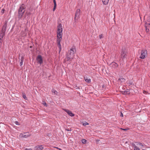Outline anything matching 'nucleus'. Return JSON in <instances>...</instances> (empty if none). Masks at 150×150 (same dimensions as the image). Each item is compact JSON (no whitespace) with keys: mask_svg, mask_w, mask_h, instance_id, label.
Here are the masks:
<instances>
[{"mask_svg":"<svg viewBox=\"0 0 150 150\" xmlns=\"http://www.w3.org/2000/svg\"><path fill=\"white\" fill-rule=\"evenodd\" d=\"M76 52V49L74 48H72L69 50L67 54L65 59L67 61H71L74 58V53Z\"/></svg>","mask_w":150,"mask_h":150,"instance_id":"f257e3e1","label":"nucleus"},{"mask_svg":"<svg viewBox=\"0 0 150 150\" xmlns=\"http://www.w3.org/2000/svg\"><path fill=\"white\" fill-rule=\"evenodd\" d=\"M25 7L24 4H22L20 6L18 13V18L19 20L22 18L25 11Z\"/></svg>","mask_w":150,"mask_h":150,"instance_id":"f03ea898","label":"nucleus"},{"mask_svg":"<svg viewBox=\"0 0 150 150\" xmlns=\"http://www.w3.org/2000/svg\"><path fill=\"white\" fill-rule=\"evenodd\" d=\"M127 52L125 49L124 50L122 49L121 53V59L122 60L126 57Z\"/></svg>","mask_w":150,"mask_h":150,"instance_id":"7ed1b4c3","label":"nucleus"},{"mask_svg":"<svg viewBox=\"0 0 150 150\" xmlns=\"http://www.w3.org/2000/svg\"><path fill=\"white\" fill-rule=\"evenodd\" d=\"M62 40V38H57V45L59 48V53L61 51V45L60 42Z\"/></svg>","mask_w":150,"mask_h":150,"instance_id":"20e7f679","label":"nucleus"},{"mask_svg":"<svg viewBox=\"0 0 150 150\" xmlns=\"http://www.w3.org/2000/svg\"><path fill=\"white\" fill-rule=\"evenodd\" d=\"M141 53V55L140 56V57L142 59H144L145 57V56L147 54V51L146 50H142V51Z\"/></svg>","mask_w":150,"mask_h":150,"instance_id":"39448f33","label":"nucleus"},{"mask_svg":"<svg viewBox=\"0 0 150 150\" xmlns=\"http://www.w3.org/2000/svg\"><path fill=\"white\" fill-rule=\"evenodd\" d=\"M36 60L37 62L40 64H42L43 62L42 57L41 55H38L37 56Z\"/></svg>","mask_w":150,"mask_h":150,"instance_id":"423d86ee","label":"nucleus"},{"mask_svg":"<svg viewBox=\"0 0 150 150\" xmlns=\"http://www.w3.org/2000/svg\"><path fill=\"white\" fill-rule=\"evenodd\" d=\"M110 67L113 69H116L118 67V65L115 62H113L110 64Z\"/></svg>","mask_w":150,"mask_h":150,"instance_id":"0eeeda50","label":"nucleus"},{"mask_svg":"<svg viewBox=\"0 0 150 150\" xmlns=\"http://www.w3.org/2000/svg\"><path fill=\"white\" fill-rule=\"evenodd\" d=\"M57 33H62V25L61 23L58 24L57 26Z\"/></svg>","mask_w":150,"mask_h":150,"instance_id":"6e6552de","label":"nucleus"},{"mask_svg":"<svg viewBox=\"0 0 150 150\" xmlns=\"http://www.w3.org/2000/svg\"><path fill=\"white\" fill-rule=\"evenodd\" d=\"M145 27L146 32H148L150 30V23H146L145 24Z\"/></svg>","mask_w":150,"mask_h":150,"instance_id":"1a4fd4ad","label":"nucleus"},{"mask_svg":"<svg viewBox=\"0 0 150 150\" xmlns=\"http://www.w3.org/2000/svg\"><path fill=\"white\" fill-rule=\"evenodd\" d=\"M80 10L79 9H78L77 10L76 14L75 15V19H76V18H78L80 14Z\"/></svg>","mask_w":150,"mask_h":150,"instance_id":"9d476101","label":"nucleus"},{"mask_svg":"<svg viewBox=\"0 0 150 150\" xmlns=\"http://www.w3.org/2000/svg\"><path fill=\"white\" fill-rule=\"evenodd\" d=\"M63 110L65 111L66 112H67L68 114L71 117L74 116V115L73 114L70 110H68L64 109Z\"/></svg>","mask_w":150,"mask_h":150,"instance_id":"9b49d317","label":"nucleus"},{"mask_svg":"<svg viewBox=\"0 0 150 150\" xmlns=\"http://www.w3.org/2000/svg\"><path fill=\"white\" fill-rule=\"evenodd\" d=\"M43 145L40 146H37L35 147V149L36 150H41L43 149Z\"/></svg>","mask_w":150,"mask_h":150,"instance_id":"f8f14e48","label":"nucleus"},{"mask_svg":"<svg viewBox=\"0 0 150 150\" xmlns=\"http://www.w3.org/2000/svg\"><path fill=\"white\" fill-rule=\"evenodd\" d=\"M5 32H2L1 31L0 33V44H1V40H2L3 37L5 35Z\"/></svg>","mask_w":150,"mask_h":150,"instance_id":"ddd939ff","label":"nucleus"},{"mask_svg":"<svg viewBox=\"0 0 150 150\" xmlns=\"http://www.w3.org/2000/svg\"><path fill=\"white\" fill-rule=\"evenodd\" d=\"M23 133V137L25 138H27L31 135V134L28 132H24Z\"/></svg>","mask_w":150,"mask_h":150,"instance_id":"4468645a","label":"nucleus"},{"mask_svg":"<svg viewBox=\"0 0 150 150\" xmlns=\"http://www.w3.org/2000/svg\"><path fill=\"white\" fill-rule=\"evenodd\" d=\"M19 59L21 61L20 64V65L21 67L23 65V62L24 59V56L23 55L21 57V58H19Z\"/></svg>","mask_w":150,"mask_h":150,"instance_id":"2eb2a0df","label":"nucleus"},{"mask_svg":"<svg viewBox=\"0 0 150 150\" xmlns=\"http://www.w3.org/2000/svg\"><path fill=\"white\" fill-rule=\"evenodd\" d=\"M6 27H7V22H6L4 24L3 26L1 31L2 32H5Z\"/></svg>","mask_w":150,"mask_h":150,"instance_id":"dca6fc26","label":"nucleus"},{"mask_svg":"<svg viewBox=\"0 0 150 150\" xmlns=\"http://www.w3.org/2000/svg\"><path fill=\"white\" fill-rule=\"evenodd\" d=\"M62 33H57V38H62Z\"/></svg>","mask_w":150,"mask_h":150,"instance_id":"f3484780","label":"nucleus"},{"mask_svg":"<svg viewBox=\"0 0 150 150\" xmlns=\"http://www.w3.org/2000/svg\"><path fill=\"white\" fill-rule=\"evenodd\" d=\"M103 4L104 5H106L108 3L109 0H102Z\"/></svg>","mask_w":150,"mask_h":150,"instance_id":"a211bd4d","label":"nucleus"},{"mask_svg":"<svg viewBox=\"0 0 150 150\" xmlns=\"http://www.w3.org/2000/svg\"><path fill=\"white\" fill-rule=\"evenodd\" d=\"M30 12H26L25 13V16H24L23 19H25L26 18V15H27V16H29L30 15Z\"/></svg>","mask_w":150,"mask_h":150,"instance_id":"6ab92c4d","label":"nucleus"},{"mask_svg":"<svg viewBox=\"0 0 150 150\" xmlns=\"http://www.w3.org/2000/svg\"><path fill=\"white\" fill-rule=\"evenodd\" d=\"M52 92L53 93H54L55 95H57L58 93L55 90L53 89L52 90Z\"/></svg>","mask_w":150,"mask_h":150,"instance_id":"aec40b11","label":"nucleus"},{"mask_svg":"<svg viewBox=\"0 0 150 150\" xmlns=\"http://www.w3.org/2000/svg\"><path fill=\"white\" fill-rule=\"evenodd\" d=\"M133 146L134 147V150H140L134 144L133 145Z\"/></svg>","mask_w":150,"mask_h":150,"instance_id":"412c9836","label":"nucleus"},{"mask_svg":"<svg viewBox=\"0 0 150 150\" xmlns=\"http://www.w3.org/2000/svg\"><path fill=\"white\" fill-rule=\"evenodd\" d=\"M23 133H21L19 136V138H21L22 137H23Z\"/></svg>","mask_w":150,"mask_h":150,"instance_id":"4be33fe9","label":"nucleus"},{"mask_svg":"<svg viewBox=\"0 0 150 150\" xmlns=\"http://www.w3.org/2000/svg\"><path fill=\"white\" fill-rule=\"evenodd\" d=\"M130 93V92L129 91H124L123 94H129Z\"/></svg>","mask_w":150,"mask_h":150,"instance_id":"5701e85b","label":"nucleus"},{"mask_svg":"<svg viewBox=\"0 0 150 150\" xmlns=\"http://www.w3.org/2000/svg\"><path fill=\"white\" fill-rule=\"evenodd\" d=\"M81 142L83 144H85L86 143V140L85 139H82Z\"/></svg>","mask_w":150,"mask_h":150,"instance_id":"b1692460","label":"nucleus"},{"mask_svg":"<svg viewBox=\"0 0 150 150\" xmlns=\"http://www.w3.org/2000/svg\"><path fill=\"white\" fill-rule=\"evenodd\" d=\"M119 80L121 82H124L125 81V79L123 78H120V79L119 78Z\"/></svg>","mask_w":150,"mask_h":150,"instance_id":"393cba45","label":"nucleus"},{"mask_svg":"<svg viewBox=\"0 0 150 150\" xmlns=\"http://www.w3.org/2000/svg\"><path fill=\"white\" fill-rule=\"evenodd\" d=\"M85 81L87 82H88V83H89L91 82V80L90 79H85Z\"/></svg>","mask_w":150,"mask_h":150,"instance_id":"a878e982","label":"nucleus"},{"mask_svg":"<svg viewBox=\"0 0 150 150\" xmlns=\"http://www.w3.org/2000/svg\"><path fill=\"white\" fill-rule=\"evenodd\" d=\"M54 7L53 8V11H54L55 10L56 8V6H57V4H55H55H54Z\"/></svg>","mask_w":150,"mask_h":150,"instance_id":"bb28decb","label":"nucleus"},{"mask_svg":"<svg viewBox=\"0 0 150 150\" xmlns=\"http://www.w3.org/2000/svg\"><path fill=\"white\" fill-rule=\"evenodd\" d=\"M4 11H5V10L4 9H3L1 10V14H3L4 13Z\"/></svg>","mask_w":150,"mask_h":150,"instance_id":"cd10ccee","label":"nucleus"},{"mask_svg":"<svg viewBox=\"0 0 150 150\" xmlns=\"http://www.w3.org/2000/svg\"><path fill=\"white\" fill-rule=\"evenodd\" d=\"M89 124L87 122H86L85 123H83V125L84 126H85V125H88Z\"/></svg>","mask_w":150,"mask_h":150,"instance_id":"c85d7f7f","label":"nucleus"},{"mask_svg":"<svg viewBox=\"0 0 150 150\" xmlns=\"http://www.w3.org/2000/svg\"><path fill=\"white\" fill-rule=\"evenodd\" d=\"M43 104L45 106H47V104L45 102H43Z\"/></svg>","mask_w":150,"mask_h":150,"instance_id":"c756f323","label":"nucleus"},{"mask_svg":"<svg viewBox=\"0 0 150 150\" xmlns=\"http://www.w3.org/2000/svg\"><path fill=\"white\" fill-rule=\"evenodd\" d=\"M15 124L17 125H20L19 124V123L18 122L16 121H15Z\"/></svg>","mask_w":150,"mask_h":150,"instance_id":"7c9ffc66","label":"nucleus"},{"mask_svg":"<svg viewBox=\"0 0 150 150\" xmlns=\"http://www.w3.org/2000/svg\"><path fill=\"white\" fill-rule=\"evenodd\" d=\"M23 97L24 98V99H26V96L25 95H23Z\"/></svg>","mask_w":150,"mask_h":150,"instance_id":"2f4dec72","label":"nucleus"},{"mask_svg":"<svg viewBox=\"0 0 150 150\" xmlns=\"http://www.w3.org/2000/svg\"><path fill=\"white\" fill-rule=\"evenodd\" d=\"M99 38L100 39H101L103 38V35L102 34H101L99 35Z\"/></svg>","mask_w":150,"mask_h":150,"instance_id":"473e14b6","label":"nucleus"},{"mask_svg":"<svg viewBox=\"0 0 150 150\" xmlns=\"http://www.w3.org/2000/svg\"><path fill=\"white\" fill-rule=\"evenodd\" d=\"M138 144L139 145H140V146H143V145L142 144V143H138Z\"/></svg>","mask_w":150,"mask_h":150,"instance_id":"72a5a7b5","label":"nucleus"},{"mask_svg":"<svg viewBox=\"0 0 150 150\" xmlns=\"http://www.w3.org/2000/svg\"><path fill=\"white\" fill-rule=\"evenodd\" d=\"M53 2H54V4H56V1L55 0H53Z\"/></svg>","mask_w":150,"mask_h":150,"instance_id":"f704fd0d","label":"nucleus"},{"mask_svg":"<svg viewBox=\"0 0 150 150\" xmlns=\"http://www.w3.org/2000/svg\"><path fill=\"white\" fill-rule=\"evenodd\" d=\"M121 129L123 130H127V129H122V128H121Z\"/></svg>","mask_w":150,"mask_h":150,"instance_id":"c9c22d12","label":"nucleus"},{"mask_svg":"<svg viewBox=\"0 0 150 150\" xmlns=\"http://www.w3.org/2000/svg\"><path fill=\"white\" fill-rule=\"evenodd\" d=\"M55 148H56V149H59L60 150H61V149L57 147H55Z\"/></svg>","mask_w":150,"mask_h":150,"instance_id":"e433bc0d","label":"nucleus"},{"mask_svg":"<svg viewBox=\"0 0 150 150\" xmlns=\"http://www.w3.org/2000/svg\"><path fill=\"white\" fill-rule=\"evenodd\" d=\"M123 114H122V113L121 112V115H120V116L121 117H123Z\"/></svg>","mask_w":150,"mask_h":150,"instance_id":"4c0bfd02","label":"nucleus"},{"mask_svg":"<svg viewBox=\"0 0 150 150\" xmlns=\"http://www.w3.org/2000/svg\"><path fill=\"white\" fill-rule=\"evenodd\" d=\"M25 150H32L31 149H25Z\"/></svg>","mask_w":150,"mask_h":150,"instance_id":"58836bf2","label":"nucleus"},{"mask_svg":"<svg viewBox=\"0 0 150 150\" xmlns=\"http://www.w3.org/2000/svg\"><path fill=\"white\" fill-rule=\"evenodd\" d=\"M142 150H144V149H142Z\"/></svg>","mask_w":150,"mask_h":150,"instance_id":"ea45409f","label":"nucleus"}]
</instances>
